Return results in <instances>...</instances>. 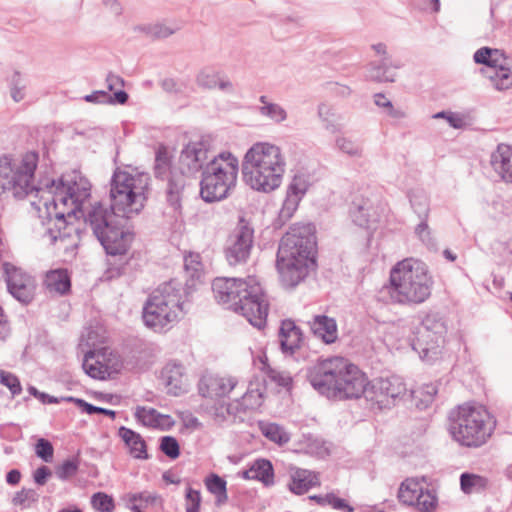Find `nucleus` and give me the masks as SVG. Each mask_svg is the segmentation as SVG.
<instances>
[{
	"instance_id": "obj_1",
	"label": "nucleus",
	"mask_w": 512,
	"mask_h": 512,
	"mask_svg": "<svg viewBox=\"0 0 512 512\" xmlns=\"http://www.w3.org/2000/svg\"><path fill=\"white\" fill-rule=\"evenodd\" d=\"M109 201V206L95 202L87 212L85 221L107 255H125L133 238L126 224L144 208L145 191L133 188L119 190L117 185H111Z\"/></svg>"
},
{
	"instance_id": "obj_2",
	"label": "nucleus",
	"mask_w": 512,
	"mask_h": 512,
	"mask_svg": "<svg viewBox=\"0 0 512 512\" xmlns=\"http://www.w3.org/2000/svg\"><path fill=\"white\" fill-rule=\"evenodd\" d=\"M306 378L319 394L328 399L366 398L369 386L366 375L342 357L318 360L307 368Z\"/></svg>"
},
{
	"instance_id": "obj_3",
	"label": "nucleus",
	"mask_w": 512,
	"mask_h": 512,
	"mask_svg": "<svg viewBox=\"0 0 512 512\" xmlns=\"http://www.w3.org/2000/svg\"><path fill=\"white\" fill-rule=\"evenodd\" d=\"M212 291L218 303L229 304V308L244 316L259 329L266 325L269 303L261 285L254 279L217 277L212 282Z\"/></svg>"
},
{
	"instance_id": "obj_4",
	"label": "nucleus",
	"mask_w": 512,
	"mask_h": 512,
	"mask_svg": "<svg viewBox=\"0 0 512 512\" xmlns=\"http://www.w3.org/2000/svg\"><path fill=\"white\" fill-rule=\"evenodd\" d=\"M285 172V160L278 146L267 142L255 143L242 162L244 181L253 190L269 193L277 189Z\"/></svg>"
},
{
	"instance_id": "obj_5",
	"label": "nucleus",
	"mask_w": 512,
	"mask_h": 512,
	"mask_svg": "<svg viewBox=\"0 0 512 512\" xmlns=\"http://www.w3.org/2000/svg\"><path fill=\"white\" fill-rule=\"evenodd\" d=\"M496 420L482 406L469 403L451 409L447 418V430L460 446L479 448L494 433Z\"/></svg>"
},
{
	"instance_id": "obj_6",
	"label": "nucleus",
	"mask_w": 512,
	"mask_h": 512,
	"mask_svg": "<svg viewBox=\"0 0 512 512\" xmlns=\"http://www.w3.org/2000/svg\"><path fill=\"white\" fill-rule=\"evenodd\" d=\"M389 295L394 303L418 305L430 296L433 279L425 263L404 259L398 262L390 272Z\"/></svg>"
},
{
	"instance_id": "obj_7",
	"label": "nucleus",
	"mask_w": 512,
	"mask_h": 512,
	"mask_svg": "<svg viewBox=\"0 0 512 512\" xmlns=\"http://www.w3.org/2000/svg\"><path fill=\"white\" fill-rule=\"evenodd\" d=\"M186 290L177 280L159 285L147 298L143 306L142 319L146 327L162 332L183 312Z\"/></svg>"
},
{
	"instance_id": "obj_8",
	"label": "nucleus",
	"mask_w": 512,
	"mask_h": 512,
	"mask_svg": "<svg viewBox=\"0 0 512 512\" xmlns=\"http://www.w3.org/2000/svg\"><path fill=\"white\" fill-rule=\"evenodd\" d=\"M238 170V159L232 153L222 152L214 156L201 174V199L206 203L226 199L236 185Z\"/></svg>"
},
{
	"instance_id": "obj_9",
	"label": "nucleus",
	"mask_w": 512,
	"mask_h": 512,
	"mask_svg": "<svg viewBox=\"0 0 512 512\" xmlns=\"http://www.w3.org/2000/svg\"><path fill=\"white\" fill-rule=\"evenodd\" d=\"M39 161L36 151H28L19 163L10 154L0 156V193L11 191L17 199H24L34 190L35 171Z\"/></svg>"
},
{
	"instance_id": "obj_10",
	"label": "nucleus",
	"mask_w": 512,
	"mask_h": 512,
	"mask_svg": "<svg viewBox=\"0 0 512 512\" xmlns=\"http://www.w3.org/2000/svg\"><path fill=\"white\" fill-rule=\"evenodd\" d=\"M447 331L444 316L439 312H429L413 331L410 345L422 361L432 364L441 355Z\"/></svg>"
},
{
	"instance_id": "obj_11",
	"label": "nucleus",
	"mask_w": 512,
	"mask_h": 512,
	"mask_svg": "<svg viewBox=\"0 0 512 512\" xmlns=\"http://www.w3.org/2000/svg\"><path fill=\"white\" fill-rule=\"evenodd\" d=\"M174 156L169 148L161 143L155 151L152 173L156 180L166 182V202L174 210L181 214L184 190L188 185V176L183 169L173 163Z\"/></svg>"
},
{
	"instance_id": "obj_12",
	"label": "nucleus",
	"mask_w": 512,
	"mask_h": 512,
	"mask_svg": "<svg viewBox=\"0 0 512 512\" xmlns=\"http://www.w3.org/2000/svg\"><path fill=\"white\" fill-rule=\"evenodd\" d=\"M277 255L317 263L316 229L312 223L294 224L281 238Z\"/></svg>"
},
{
	"instance_id": "obj_13",
	"label": "nucleus",
	"mask_w": 512,
	"mask_h": 512,
	"mask_svg": "<svg viewBox=\"0 0 512 512\" xmlns=\"http://www.w3.org/2000/svg\"><path fill=\"white\" fill-rule=\"evenodd\" d=\"M254 244V228L250 221L240 216L237 225L224 248L225 258L230 266L245 264L250 258Z\"/></svg>"
},
{
	"instance_id": "obj_14",
	"label": "nucleus",
	"mask_w": 512,
	"mask_h": 512,
	"mask_svg": "<svg viewBox=\"0 0 512 512\" xmlns=\"http://www.w3.org/2000/svg\"><path fill=\"white\" fill-rule=\"evenodd\" d=\"M407 392L406 384L399 376L378 377L369 382L366 400L378 409H390Z\"/></svg>"
},
{
	"instance_id": "obj_15",
	"label": "nucleus",
	"mask_w": 512,
	"mask_h": 512,
	"mask_svg": "<svg viewBox=\"0 0 512 512\" xmlns=\"http://www.w3.org/2000/svg\"><path fill=\"white\" fill-rule=\"evenodd\" d=\"M2 269L8 292L20 303L30 304L35 297V278L10 262H4Z\"/></svg>"
},
{
	"instance_id": "obj_16",
	"label": "nucleus",
	"mask_w": 512,
	"mask_h": 512,
	"mask_svg": "<svg viewBox=\"0 0 512 512\" xmlns=\"http://www.w3.org/2000/svg\"><path fill=\"white\" fill-rule=\"evenodd\" d=\"M276 267L283 287L292 289L306 279L309 271L317 267V263L310 264L308 261L277 255Z\"/></svg>"
},
{
	"instance_id": "obj_17",
	"label": "nucleus",
	"mask_w": 512,
	"mask_h": 512,
	"mask_svg": "<svg viewBox=\"0 0 512 512\" xmlns=\"http://www.w3.org/2000/svg\"><path fill=\"white\" fill-rule=\"evenodd\" d=\"M208 144L205 141L189 142L183 147L179 156V168L183 169L185 175H196L204 171L209 159Z\"/></svg>"
},
{
	"instance_id": "obj_18",
	"label": "nucleus",
	"mask_w": 512,
	"mask_h": 512,
	"mask_svg": "<svg viewBox=\"0 0 512 512\" xmlns=\"http://www.w3.org/2000/svg\"><path fill=\"white\" fill-rule=\"evenodd\" d=\"M410 204L413 211L420 219L419 224L415 227V235L427 246L434 248L436 241L431 235L428 226V217L430 212L429 199L422 191L412 192L409 196Z\"/></svg>"
},
{
	"instance_id": "obj_19",
	"label": "nucleus",
	"mask_w": 512,
	"mask_h": 512,
	"mask_svg": "<svg viewBox=\"0 0 512 512\" xmlns=\"http://www.w3.org/2000/svg\"><path fill=\"white\" fill-rule=\"evenodd\" d=\"M498 54L493 55L487 68H482L481 71L495 89L506 90L512 86L510 59L500 50H498Z\"/></svg>"
},
{
	"instance_id": "obj_20",
	"label": "nucleus",
	"mask_w": 512,
	"mask_h": 512,
	"mask_svg": "<svg viewBox=\"0 0 512 512\" xmlns=\"http://www.w3.org/2000/svg\"><path fill=\"white\" fill-rule=\"evenodd\" d=\"M75 185L76 181H73L72 184L66 183L62 177L49 180L45 184V187L53 196L51 200L44 203L45 209L49 211L52 208L53 210H57L60 205L66 206L70 201L71 204L74 205L73 208H75V210H80V206L77 203Z\"/></svg>"
},
{
	"instance_id": "obj_21",
	"label": "nucleus",
	"mask_w": 512,
	"mask_h": 512,
	"mask_svg": "<svg viewBox=\"0 0 512 512\" xmlns=\"http://www.w3.org/2000/svg\"><path fill=\"white\" fill-rule=\"evenodd\" d=\"M309 182L304 174H296L287 187L286 198L279 213V219L288 220L297 210L301 198L305 195Z\"/></svg>"
},
{
	"instance_id": "obj_22",
	"label": "nucleus",
	"mask_w": 512,
	"mask_h": 512,
	"mask_svg": "<svg viewBox=\"0 0 512 512\" xmlns=\"http://www.w3.org/2000/svg\"><path fill=\"white\" fill-rule=\"evenodd\" d=\"M278 337L282 353L290 356L300 349L304 340L302 329L290 318L281 321Z\"/></svg>"
},
{
	"instance_id": "obj_23",
	"label": "nucleus",
	"mask_w": 512,
	"mask_h": 512,
	"mask_svg": "<svg viewBox=\"0 0 512 512\" xmlns=\"http://www.w3.org/2000/svg\"><path fill=\"white\" fill-rule=\"evenodd\" d=\"M161 378L164 381L168 394L179 396L187 392L188 378L185 367L181 363H167L161 371Z\"/></svg>"
},
{
	"instance_id": "obj_24",
	"label": "nucleus",
	"mask_w": 512,
	"mask_h": 512,
	"mask_svg": "<svg viewBox=\"0 0 512 512\" xmlns=\"http://www.w3.org/2000/svg\"><path fill=\"white\" fill-rule=\"evenodd\" d=\"M236 382L215 375H203L198 383L199 394L205 398H223L235 387Z\"/></svg>"
},
{
	"instance_id": "obj_25",
	"label": "nucleus",
	"mask_w": 512,
	"mask_h": 512,
	"mask_svg": "<svg viewBox=\"0 0 512 512\" xmlns=\"http://www.w3.org/2000/svg\"><path fill=\"white\" fill-rule=\"evenodd\" d=\"M321 485L318 472L303 468H295L290 474V481L287 485L289 491L295 495H303L313 487Z\"/></svg>"
},
{
	"instance_id": "obj_26",
	"label": "nucleus",
	"mask_w": 512,
	"mask_h": 512,
	"mask_svg": "<svg viewBox=\"0 0 512 512\" xmlns=\"http://www.w3.org/2000/svg\"><path fill=\"white\" fill-rule=\"evenodd\" d=\"M490 164L503 181L512 183V146L498 144L491 154Z\"/></svg>"
},
{
	"instance_id": "obj_27",
	"label": "nucleus",
	"mask_w": 512,
	"mask_h": 512,
	"mask_svg": "<svg viewBox=\"0 0 512 512\" xmlns=\"http://www.w3.org/2000/svg\"><path fill=\"white\" fill-rule=\"evenodd\" d=\"M75 213V208H71L68 211L59 210V208L55 210L53 218L54 226L47 230V234L50 236L52 244H55L58 240L64 241L66 238L71 236L72 232H78V229L67 221V217H72Z\"/></svg>"
},
{
	"instance_id": "obj_28",
	"label": "nucleus",
	"mask_w": 512,
	"mask_h": 512,
	"mask_svg": "<svg viewBox=\"0 0 512 512\" xmlns=\"http://www.w3.org/2000/svg\"><path fill=\"white\" fill-rule=\"evenodd\" d=\"M313 334L325 343L332 344L337 340L338 330L336 320L327 315H315L309 322Z\"/></svg>"
},
{
	"instance_id": "obj_29",
	"label": "nucleus",
	"mask_w": 512,
	"mask_h": 512,
	"mask_svg": "<svg viewBox=\"0 0 512 512\" xmlns=\"http://www.w3.org/2000/svg\"><path fill=\"white\" fill-rule=\"evenodd\" d=\"M196 83L199 87L208 90L218 88L228 93H232L234 90L232 82L227 77H223L220 71L212 68L202 69L196 77Z\"/></svg>"
},
{
	"instance_id": "obj_30",
	"label": "nucleus",
	"mask_w": 512,
	"mask_h": 512,
	"mask_svg": "<svg viewBox=\"0 0 512 512\" xmlns=\"http://www.w3.org/2000/svg\"><path fill=\"white\" fill-rule=\"evenodd\" d=\"M372 208L373 205L370 199L356 197L349 209L352 221L359 227L369 228L371 223L376 221L371 213Z\"/></svg>"
},
{
	"instance_id": "obj_31",
	"label": "nucleus",
	"mask_w": 512,
	"mask_h": 512,
	"mask_svg": "<svg viewBox=\"0 0 512 512\" xmlns=\"http://www.w3.org/2000/svg\"><path fill=\"white\" fill-rule=\"evenodd\" d=\"M118 436L129 448L132 457L141 460L149 458L146 442L139 433L125 426H121L118 429Z\"/></svg>"
},
{
	"instance_id": "obj_32",
	"label": "nucleus",
	"mask_w": 512,
	"mask_h": 512,
	"mask_svg": "<svg viewBox=\"0 0 512 512\" xmlns=\"http://www.w3.org/2000/svg\"><path fill=\"white\" fill-rule=\"evenodd\" d=\"M391 67L398 69L401 67V64H393L387 56L379 62H371L367 68V78L378 83L394 82L396 74L390 71Z\"/></svg>"
},
{
	"instance_id": "obj_33",
	"label": "nucleus",
	"mask_w": 512,
	"mask_h": 512,
	"mask_svg": "<svg viewBox=\"0 0 512 512\" xmlns=\"http://www.w3.org/2000/svg\"><path fill=\"white\" fill-rule=\"evenodd\" d=\"M44 285L50 293L68 294L71 290V279L67 269L48 271L45 275Z\"/></svg>"
},
{
	"instance_id": "obj_34",
	"label": "nucleus",
	"mask_w": 512,
	"mask_h": 512,
	"mask_svg": "<svg viewBox=\"0 0 512 512\" xmlns=\"http://www.w3.org/2000/svg\"><path fill=\"white\" fill-rule=\"evenodd\" d=\"M184 270L187 275L186 289H190L195 285V281L200 280L203 274V264L198 253H189L184 257ZM188 293V291H186Z\"/></svg>"
},
{
	"instance_id": "obj_35",
	"label": "nucleus",
	"mask_w": 512,
	"mask_h": 512,
	"mask_svg": "<svg viewBox=\"0 0 512 512\" xmlns=\"http://www.w3.org/2000/svg\"><path fill=\"white\" fill-rule=\"evenodd\" d=\"M254 480L261 482L265 487L274 485V467L270 460L258 458L252 464Z\"/></svg>"
},
{
	"instance_id": "obj_36",
	"label": "nucleus",
	"mask_w": 512,
	"mask_h": 512,
	"mask_svg": "<svg viewBox=\"0 0 512 512\" xmlns=\"http://www.w3.org/2000/svg\"><path fill=\"white\" fill-rule=\"evenodd\" d=\"M86 102L101 104H125L129 99L128 93L124 89H119L113 94H109L104 90H97L91 94L84 96Z\"/></svg>"
},
{
	"instance_id": "obj_37",
	"label": "nucleus",
	"mask_w": 512,
	"mask_h": 512,
	"mask_svg": "<svg viewBox=\"0 0 512 512\" xmlns=\"http://www.w3.org/2000/svg\"><path fill=\"white\" fill-rule=\"evenodd\" d=\"M488 478L469 472L460 475V487L465 494L481 493L488 488Z\"/></svg>"
},
{
	"instance_id": "obj_38",
	"label": "nucleus",
	"mask_w": 512,
	"mask_h": 512,
	"mask_svg": "<svg viewBox=\"0 0 512 512\" xmlns=\"http://www.w3.org/2000/svg\"><path fill=\"white\" fill-rule=\"evenodd\" d=\"M259 102L262 106L257 107V111L261 116L266 117L277 124L282 123L287 119L286 110L277 103L269 102L266 95H261L259 97Z\"/></svg>"
},
{
	"instance_id": "obj_39",
	"label": "nucleus",
	"mask_w": 512,
	"mask_h": 512,
	"mask_svg": "<svg viewBox=\"0 0 512 512\" xmlns=\"http://www.w3.org/2000/svg\"><path fill=\"white\" fill-rule=\"evenodd\" d=\"M422 486L413 479H406L401 483L398 491V499L407 506H415L419 497L421 498Z\"/></svg>"
},
{
	"instance_id": "obj_40",
	"label": "nucleus",
	"mask_w": 512,
	"mask_h": 512,
	"mask_svg": "<svg viewBox=\"0 0 512 512\" xmlns=\"http://www.w3.org/2000/svg\"><path fill=\"white\" fill-rule=\"evenodd\" d=\"M249 397H241L240 399H236L232 402L227 403V408L225 409L226 413H229L230 418L233 419V422H243L244 416L248 411L255 410L259 408L258 402H247Z\"/></svg>"
},
{
	"instance_id": "obj_41",
	"label": "nucleus",
	"mask_w": 512,
	"mask_h": 512,
	"mask_svg": "<svg viewBox=\"0 0 512 512\" xmlns=\"http://www.w3.org/2000/svg\"><path fill=\"white\" fill-rule=\"evenodd\" d=\"M138 181H141L140 176L136 177L127 171L116 168L110 179V186L117 185L119 190H128L133 188V190L144 189L145 191L147 189V183L144 185H138Z\"/></svg>"
},
{
	"instance_id": "obj_42",
	"label": "nucleus",
	"mask_w": 512,
	"mask_h": 512,
	"mask_svg": "<svg viewBox=\"0 0 512 512\" xmlns=\"http://www.w3.org/2000/svg\"><path fill=\"white\" fill-rule=\"evenodd\" d=\"M261 361V370L265 374V376L271 381L274 382L277 386L283 387L287 390L292 388L293 380L289 373L278 371L270 366L268 363V359L266 356L260 358Z\"/></svg>"
},
{
	"instance_id": "obj_43",
	"label": "nucleus",
	"mask_w": 512,
	"mask_h": 512,
	"mask_svg": "<svg viewBox=\"0 0 512 512\" xmlns=\"http://www.w3.org/2000/svg\"><path fill=\"white\" fill-rule=\"evenodd\" d=\"M10 96L14 102L22 101L26 96L27 78L19 71L15 70L10 77L7 78Z\"/></svg>"
},
{
	"instance_id": "obj_44",
	"label": "nucleus",
	"mask_w": 512,
	"mask_h": 512,
	"mask_svg": "<svg viewBox=\"0 0 512 512\" xmlns=\"http://www.w3.org/2000/svg\"><path fill=\"white\" fill-rule=\"evenodd\" d=\"M260 430L264 437L278 445H284L290 441V434L277 423H260Z\"/></svg>"
},
{
	"instance_id": "obj_45",
	"label": "nucleus",
	"mask_w": 512,
	"mask_h": 512,
	"mask_svg": "<svg viewBox=\"0 0 512 512\" xmlns=\"http://www.w3.org/2000/svg\"><path fill=\"white\" fill-rule=\"evenodd\" d=\"M62 400L65 402H68V403H74L78 408L81 409L82 412L87 413L88 415L102 414V415L108 416L112 419H114L116 417V411L110 410L107 408H103V407L95 406L81 398H76L73 396H66V397H62Z\"/></svg>"
},
{
	"instance_id": "obj_46",
	"label": "nucleus",
	"mask_w": 512,
	"mask_h": 512,
	"mask_svg": "<svg viewBox=\"0 0 512 512\" xmlns=\"http://www.w3.org/2000/svg\"><path fill=\"white\" fill-rule=\"evenodd\" d=\"M39 500V494L34 489L22 488L17 491L13 496L11 503L13 506L20 507L21 509H29L33 504Z\"/></svg>"
},
{
	"instance_id": "obj_47",
	"label": "nucleus",
	"mask_w": 512,
	"mask_h": 512,
	"mask_svg": "<svg viewBox=\"0 0 512 512\" xmlns=\"http://www.w3.org/2000/svg\"><path fill=\"white\" fill-rule=\"evenodd\" d=\"M79 465L80 458L78 456L68 458L56 467V476L62 481L68 480L77 474Z\"/></svg>"
},
{
	"instance_id": "obj_48",
	"label": "nucleus",
	"mask_w": 512,
	"mask_h": 512,
	"mask_svg": "<svg viewBox=\"0 0 512 512\" xmlns=\"http://www.w3.org/2000/svg\"><path fill=\"white\" fill-rule=\"evenodd\" d=\"M92 507L99 512H113L115 502L112 496L105 492H96L91 497Z\"/></svg>"
},
{
	"instance_id": "obj_49",
	"label": "nucleus",
	"mask_w": 512,
	"mask_h": 512,
	"mask_svg": "<svg viewBox=\"0 0 512 512\" xmlns=\"http://www.w3.org/2000/svg\"><path fill=\"white\" fill-rule=\"evenodd\" d=\"M160 451L172 460L177 459L180 454V445L174 436L166 435L160 438Z\"/></svg>"
},
{
	"instance_id": "obj_50",
	"label": "nucleus",
	"mask_w": 512,
	"mask_h": 512,
	"mask_svg": "<svg viewBox=\"0 0 512 512\" xmlns=\"http://www.w3.org/2000/svg\"><path fill=\"white\" fill-rule=\"evenodd\" d=\"M226 408L227 403L223 399H217L211 406L206 407V410L213 421L216 424L221 425L230 418L229 413H226L225 411Z\"/></svg>"
},
{
	"instance_id": "obj_51",
	"label": "nucleus",
	"mask_w": 512,
	"mask_h": 512,
	"mask_svg": "<svg viewBox=\"0 0 512 512\" xmlns=\"http://www.w3.org/2000/svg\"><path fill=\"white\" fill-rule=\"evenodd\" d=\"M159 412L154 408L138 406L135 411V418L144 426L156 428L158 425Z\"/></svg>"
},
{
	"instance_id": "obj_52",
	"label": "nucleus",
	"mask_w": 512,
	"mask_h": 512,
	"mask_svg": "<svg viewBox=\"0 0 512 512\" xmlns=\"http://www.w3.org/2000/svg\"><path fill=\"white\" fill-rule=\"evenodd\" d=\"M94 353L92 351H89L85 355V361L83 363V369L85 373L94 379H105L106 374V367L102 365L100 362L96 363H89L88 359L92 358Z\"/></svg>"
},
{
	"instance_id": "obj_53",
	"label": "nucleus",
	"mask_w": 512,
	"mask_h": 512,
	"mask_svg": "<svg viewBox=\"0 0 512 512\" xmlns=\"http://www.w3.org/2000/svg\"><path fill=\"white\" fill-rule=\"evenodd\" d=\"M35 454L44 462L50 463L53 460L54 447L49 440L40 438L35 444Z\"/></svg>"
},
{
	"instance_id": "obj_54",
	"label": "nucleus",
	"mask_w": 512,
	"mask_h": 512,
	"mask_svg": "<svg viewBox=\"0 0 512 512\" xmlns=\"http://www.w3.org/2000/svg\"><path fill=\"white\" fill-rule=\"evenodd\" d=\"M336 145L340 151L343 153L352 156V157H361L362 156V147L360 144L352 141L351 139L345 137H338L336 139Z\"/></svg>"
},
{
	"instance_id": "obj_55",
	"label": "nucleus",
	"mask_w": 512,
	"mask_h": 512,
	"mask_svg": "<svg viewBox=\"0 0 512 512\" xmlns=\"http://www.w3.org/2000/svg\"><path fill=\"white\" fill-rule=\"evenodd\" d=\"M0 383L6 386L12 395H18L22 391V386L18 377L11 372L1 370Z\"/></svg>"
},
{
	"instance_id": "obj_56",
	"label": "nucleus",
	"mask_w": 512,
	"mask_h": 512,
	"mask_svg": "<svg viewBox=\"0 0 512 512\" xmlns=\"http://www.w3.org/2000/svg\"><path fill=\"white\" fill-rule=\"evenodd\" d=\"M186 512H199L201 506V493L192 487H188L185 493Z\"/></svg>"
},
{
	"instance_id": "obj_57",
	"label": "nucleus",
	"mask_w": 512,
	"mask_h": 512,
	"mask_svg": "<svg viewBox=\"0 0 512 512\" xmlns=\"http://www.w3.org/2000/svg\"><path fill=\"white\" fill-rule=\"evenodd\" d=\"M204 483L207 490L213 495L218 494L223 489L227 488L226 480L215 473H210L205 478Z\"/></svg>"
},
{
	"instance_id": "obj_58",
	"label": "nucleus",
	"mask_w": 512,
	"mask_h": 512,
	"mask_svg": "<svg viewBox=\"0 0 512 512\" xmlns=\"http://www.w3.org/2000/svg\"><path fill=\"white\" fill-rule=\"evenodd\" d=\"M326 506L341 512H354L355 510L345 499L338 497L334 492L327 493Z\"/></svg>"
},
{
	"instance_id": "obj_59",
	"label": "nucleus",
	"mask_w": 512,
	"mask_h": 512,
	"mask_svg": "<svg viewBox=\"0 0 512 512\" xmlns=\"http://www.w3.org/2000/svg\"><path fill=\"white\" fill-rule=\"evenodd\" d=\"M436 498L431 495L428 490H421V498L419 497V501L415 504V507L422 512H429L435 508Z\"/></svg>"
},
{
	"instance_id": "obj_60",
	"label": "nucleus",
	"mask_w": 512,
	"mask_h": 512,
	"mask_svg": "<svg viewBox=\"0 0 512 512\" xmlns=\"http://www.w3.org/2000/svg\"><path fill=\"white\" fill-rule=\"evenodd\" d=\"M493 55H499L498 49L482 47L474 53L473 59L475 63L485 65V68H487L490 58L493 57Z\"/></svg>"
},
{
	"instance_id": "obj_61",
	"label": "nucleus",
	"mask_w": 512,
	"mask_h": 512,
	"mask_svg": "<svg viewBox=\"0 0 512 512\" xmlns=\"http://www.w3.org/2000/svg\"><path fill=\"white\" fill-rule=\"evenodd\" d=\"M178 29V27H169L164 23H154L153 40L166 39L169 36L173 35Z\"/></svg>"
},
{
	"instance_id": "obj_62",
	"label": "nucleus",
	"mask_w": 512,
	"mask_h": 512,
	"mask_svg": "<svg viewBox=\"0 0 512 512\" xmlns=\"http://www.w3.org/2000/svg\"><path fill=\"white\" fill-rule=\"evenodd\" d=\"M28 392L30 395L34 396L35 398L39 399L43 404H58L60 401H63L62 398L59 399L57 397L51 396L47 393L40 392L36 387L29 386Z\"/></svg>"
},
{
	"instance_id": "obj_63",
	"label": "nucleus",
	"mask_w": 512,
	"mask_h": 512,
	"mask_svg": "<svg viewBox=\"0 0 512 512\" xmlns=\"http://www.w3.org/2000/svg\"><path fill=\"white\" fill-rule=\"evenodd\" d=\"M51 475H52V472H51L50 468L48 466L42 465L34 471L33 480L37 485L43 486L47 483L48 478Z\"/></svg>"
},
{
	"instance_id": "obj_64",
	"label": "nucleus",
	"mask_w": 512,
	"mask_h": 512,
	"mask_svg": "<svg viewBox=\"0 0 512 512\" xmlns=\"http://www.w3.org/2000/svg\"><path fill=\"white\" fill-rule=\"evenodd\" d=\"M75 189L77 203L81 207L82 202L90 196V183L87 180L83 181L81 179L79 184L76 182Z\"/></svg>"
}]
</instances>
